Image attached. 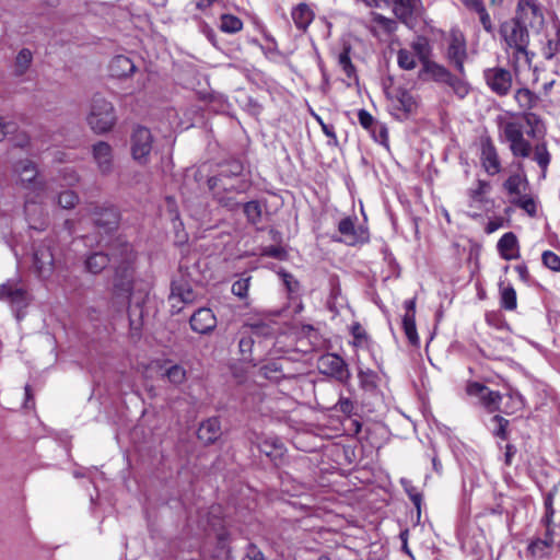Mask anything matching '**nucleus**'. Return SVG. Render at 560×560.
Wrapping results in <instances>:
<instances>
[{
    "instance_id": "obj_45",
    "label": "nucleus",
    "mask_w": 560,
    "mask_h": 560,
    "mask_svg": "<svg viewBox=\"0 0 560 560\" xmlns=\"http://www.w3.org/2000/svg\"><path fill=\"white\" fill-rule=\"evenodd\" d=\"M164 376L171 384L180 385L186 381L187 372L182 365L174 364L164 371Z\"/></svg>"
},
{
    "instance_id": "obj_17",
    "label": "nucleus",
    "mask_w": 560,
    "mask_h": 560,
    "mask_svg": "<svg viewBox=\"0 0 560 560\" xmlns=\"http://www.w3.org/2000/svg\"><path fill=\"white\" fill-rule=\"evenodd\" d=\"M503 49L506 55L509 66L511 67L517 82L521 83L520 74L523 69L532 68L535 52L528 50V45Z\"/></svg>"
},
{
    "instance_id": "obj_35",
    "label": "nucleus",
    "mask_w": 560,
    "mask_h": 560,
    "mask_svg": "<svg viewBox=\"0 0 560 560\" xmlns=\"http://www.w3.org/2000/svg\"><path fill=\"white\" fill-rule=\"evenodd\" d=\"M292 19L300 30H305L313 20L312 10L304 3H300L292 10Z\"/></svg>"
},
{
    "instance_id": "obj_57",
    "label": "nucleus",
    "mask_w": 560,
    "mask_h": 560,
    "mask_svg": "<svg viewBox=\"0 0 560 560\" xmlns=\"http://www.w3.org/2000/svg\"><path fill=\"white\" fill-rule=\"evenodd\" d=\"M250 277L241 278L232 284V293L240 299H246L249 289Z\"/></svg>"
},
{
    "instance_id": "obj_56",
    "label": "nucleus",
    "mask_w": 560,
    "mask_h": 560,
    "mask_svg": "<svg viewBox=\"0 0 560 560\" xmlns=\"http://www.w3.org/2000/svg\"><path fill=\"white\" fill-rule=\"evenodd\" d=\"M78 202L79 197L72 190H65L58 195V205L63 209H72Z\"/></svg>"
},
{
    "instance_id": "obj_20",
    "label": "nucleus",
    "mask_w": 560,
    "mask_h": 560,
    "mask_svg": "<svg viewBox=\"0 0 560 560\" xmlns=\"http://www.w3.org/2000/svg\"><path fill=\"white\" fill-rule=\"evenodd\" d=\"M91 220L96 228L106 233L115 230L119 223V213L114 207H93L90 210Z\"/></svg>"
},
{
    "instance_id": "obj_59",
    "label": "nucleus",
    "mask_w": 560,
    "mask_h": 560,
    "mask_svg": "<svg viewBox=\"0 0 560 560\" xmlns=\"http://www.w3.org/2000/svg\"><path fill=\"white\" fill-rule=\"evenodd\" d=\"M59 175L66 186H74L79 182V175L72 167L66 166L61 168Z\"/></svg>"
},
{
    "instance_id": "obj_46",
    "label": "nucleus",
    "mask_w": 560,
    "mask_h": 560,
    "mask_svg": "<svg viewBox=\"0 0 560 560\" xmlns=\"http://www.w3.org/2000/svg\"><path fill=\"white\" fill-rule=\"evenodd\" d=\"M416 57L412 51L401 48L397 51V63L404 70H413L417 67Z\"/></svg>"
},
{
    "instance_id": "obj_25",
    "label": "nucleus",
    "mask_w": 560,
    "mask_h": 560,
    "mask_svg": "<svg viewBox=\"0 0 560 560\" xmlns=\"http://www.w3.org/2000/svg\"><path fill=\"white\" fill-rule=\"evenodd\" d=\"M243 329H246L252 336L270 338L277 334L279 326L272 320H255L245 323Z\"/></svg>"
},
{
    "instance_id": "obj_7",
    "label": "nucleus",
    "mask_w": 560,
    "mask_h": 560,
    "mask_svg": "<svg viewBox=\"0 0 560 560\" xmlns=\"http://www.w3.org/2000/svg\"><path fill=\"white\" fill-rule=\"evenodd\" d=\"M514 73L502 67H492L483 70V79L491 92L498 96H506L513 86Z\"/></svg>"
},
{
    "instance_id": "obj_40",
    "label": "nucleus",
    "mask_w": 560,
    "mask_h": 560,
    "mask_svg": "<svg viewBox=\"0 0 560 560\" xmlns=\"http://www.w3.org/2000/svg\"><path fill=\"white\" fill-rule=\"evenodd\" d=\"M411 49L412 52L419 58L421 63L423 65L424 61L430 60L431 55V46L429 44V40L423 37L419 36L411 43Z\"/></svg>"
},
{
    "instance_id": "obj_64",
    "label": "nucleus",
    "mask_w": 560,
    "mask_h": 560,
    "mask_svg": "<svg viewBox=\"0 0 560 560\" xmlns=\"http://www.w3.org/2000/svg\"><path fill=\"white\" fill-rule=\"evenodd\" d=\"M373 21L387 33H394L397 30V23L393 19L386 18L382 14H375Z\"/></svg>"
},
{
    "instance_id": "obj_28",
    "label": "nucleus",
    "mask_w": 560,
    "mask_h": 560,
    "mask_svg": "<svg viewBox=\"0 0 560 560\" xmlns=\"http://www.w3.org/2000/svg\"><path fill=\"white\" fill-rule=\"evenodd\" d=\"M136 71L133 61L122 55L114 57L109 63V72L116 78H127Z\"/></svg>"
},
{
    "instance_id": "obj_43",
    "label": "nucleus",
    "mask_w": 560,
    "mask_h": 560,
    "mask_svg": "<svg viewBox=\"0 0 560 560\" xmlns=\"http://www.w3.org/2000/svg\"><path fill=\"white\" fill-rule=\"evenodd\" d=\"M360 386L368 392H372L377 387L378 376L371 369H360L358 373Z\"/></svg>"
},
{
    "instance_id": "obj_54",
    "label": "nucleus",
    "mask_w": 560,
    "mask_h": 560,
    "mask_svg": "<svg viewBox=\"0 0 560 560\" xmlns=\"http://www.w3.org/2000/svg\"><path fill=\"white\" fill-rule=\"evenodd\" d=\"M491 423L493 424V428H492L493 435L500 438L501 440H506L508 439L506 429L509 425V420L497 415L491 418Z\"/></svg>"
},
{
    "instance_id": "obj_1",
    "label": "nucleus",
    "mask_w": 560,
    "mask_h": 560,
    "mask_svg": "<svg viewBox=\"0 0 560 560\" xmlns=\"http://www.w3.org/2000/svg\"><path fill=\"white\" fill-rule=\"evenodd\" d=\"M137 254L132 245L120 240H116L109 246V254L95 252L88 255L85 259V269L94 275L101 273L109 264H112L114 276V288L118 295L130 299L135 281Z\"/></svg>"
},
{
    "instance_id": "obj_48",
    "label": "nucleus",
    "mask_w": 560,
    "mask_h": 560,
    "mask_svg": "<svg viewBox=\"0 0 560 560\" xmlns=\"http://www.w3.org/2000/svg\"><path fill=\"white\" fill-rule=\"evenodd\" d=\"M511 202L527 212L530 217H534L537 212L535 200L527 195H521L516 198H512Z\"/></svg>"
},
{
    "instance_id": "obj_4",
    "label": "nucleus",
    "mask_w": 560,
    "mask_h": 560,
    "mask_svg": "<svg viewBox=\"0 0 560 560\" xmlns=\"http://www.w3.org/2000/svg\"><path fill=\"white\" fill-rule=\"evenodd\" d=\"M13 173L15 184L25 190V194L47 195L48 184L38 176L36 164L31 160H22L14 164Z\"/></svg>"
},
{
    "instance_id": "obj_60",
    "label": "nucleus",
    "mask_w": 560,
    "mask_h": 560,
    "mask_svg": "<svg viewBox=\"0 0 560 560\" xmlns=\"http://www.w3.org/2000/svg\"><path fill=\"white\" fill-rule=\"evenodd\" d=\"M350 331L355 347L362 346L368 340V334L359 323H353Z\"/></svg>"
},
{
    "instance_id": "obj_16",
    "label": "nucleus",
    "mask_w": 560,
    "mask_h": 560,
    "mask_svg": "<svg viewBox=\"0 0 560 560\" xmlns=\"http://www.w3.org/2000/svg\"><path fill=\"white\" fill-rule=\"evenodd\" d=\"M469 396L478 399V402L489 412L499 410L502 396L499 392L491 390L481 383L472 382L466 387Z\"/></svg>"
},
{
    "instance_id": "obj_50",
    "label": "nucleus",
    "mask_w": 560,
    "mask_h": 560,
    "mask_svg": "<svg viewBox=\"0 0 560 560\" xmlns=\"http://www.w3.org/2000/svg\"><path fill=\"white\" fill-rule=\"evenodd\" d=\"M551 547L547 540L538 538L529 544L528 551L533 557L544 558L549 556Z\"/></svg>"
},
{
    "instance_id": "obj_21",
    "label": "nucleus",
    "mask_w": 560,
    "mask_h": 560,
    "mask_svg": "<svg viewBox=\"0 0 560 560\" xmlns=\"http://www.w3.org/2000/svg\"><path fill=\"white\" fill-rule=\"evenodd\" d=\"M92 156L102 175H109L114 171V152L109 143L105 141L94 143Z\"/></svg>"
},
{
    "instance_id": "obj_49",
    "label": "nucleus",
    "mask_w": 560,
    "mask_h": 560,
    "mask_svg": "<svg viewBox=\"0 0 560 560\" xmlns=\"http://www.w3.org/2000/svg\"><path fill=\"white\" fill-rule=\"evenodd\" d=\"M402 328L409 342L412 345H417L419 341V336L417 334L416 319L415 317H411V313H409V315H404Z\"/></svg>"
},
{
    "instance_id": "obj_42",
    "label": "nucleus",
    "mask_w": 560,
    "mask_h": 560,
    "mask_svg": "<svg viewBox=\"0 0 560 560\" xmlns=\"http://www.w3.org/2000/svg\"><path fill=\"white\" fill-rule=\"evenodd\" d=\"M509 149L513 156L525 159L530 155L533 147L530 142L523 136L517 140L509 143Z\"/></svg>"
},
{
    "instance_id": "obj_8",
    "label": "nucleus",
    "mask_w": 560,
    "mask_h": 560,
    "mask_svg": "<svg viewBox=\"0 0 560 560\" xmlns=\"http://www.w3.org/2000/svg\"><path fill=\"white\" fill-rule=\"evenodd\" d=\"M513 19L526 28L534 30H540L545 23L541 5L536 0H517Z\"/></svg>"
},
{
    "instance_id": "obj_51",
    "label": "nucleus",
    "mask_w": 560,
    "mask_h": 560,
    "mask_svg": "<svg viewBox=\"0 0 560 560\" xmlns=\"http://www.w3.org/2000/svg\"><path fill=\"white\" fill-rule=\"evenodd\" d=\"M400 485L404 488L405 492L413 503V505L420 510L422 494L418 491V489L412 485L411 480L407 478L400 479Z\"/></svg>"
},
{
    "instance_id": "obj_38",
    "label": "nucleus",
    "mask_w": 560,
    "mask_h": 560,
    "mask_svg": "<svg viewBox=\"0 0 560 560\" xmlns=\"http://www.w3.org/2000/svg\"><path fill=\"white\" fill-rule=\"evenodd\" d=\"M501 135L504 141L511 143L524 136L523 126L518 121H505L501 125Z\"/></svg>"
},
{
    "instance_id": "obj_22",
    "label": "nucleus",
    "mask_w": 560,
    "mask_h": 560,
    "mask_svg": "<svg viewBox=\"0 0 560 560\" xmlns=\"http://www.w3.org/2000/svg\"><path fill=\"white\" fill-rule=\"evenodd\" d=\"M421 0H393V11L408 27H411L416 16L421 11Z\"/></svg>"
},
{
    "instance_id": "obj_23",
    "label": "nucleus",
    "mask_w": 560,
    "mask_h": 560,
    "mask_svg": "<svg viewBox=\"0 0 560 560\" xmlns=\"http://www.w3.org/2000/svg\"><path fill=\"white\" fill-rule=\"evenodd\" d=\"M217 326V318L210 308L201 307L190 317V327L198 334H208Z\"/></svg>"
},
{
    "instance_id": "obj_6",
    "label": "nucleus",
    "mask_w": 560,
    "mask_h": 560,
    "mask_svg": "<svg viewBox=\"0 0 560 560\" xmlns=\"http://www.w3.org/2000/svg\"><path fill=\"white\" fill-rule=\"evenodd\" d=\"M521 86L514 92L513 98L518 108L524 113L525 121L528 126L533 127L540 122L539 116L532 113L541 103V96L534 92L529 86L520 83Z\"/></svg>"
},
{
    "instance_id": "obj_13",
    "label": "nucleus",
    "mask_w": 560,
    "mask_h": 560,
    "mask_svg": "<svg viewBox=\"0 0 560 560\" xmlns=\"http://www.w3.org/2000/svg\"><path fill=\"white\" fill-rule=\"evenodd\" d=\"M196 293L191 285L182 279H175L172 282L168 302L173 314L179 313L185 305L194 303Z\"/></svg>"
},
{
    "instance_id": "obj_15",
    "label": "nucleus",
    "mask_w": 560,
    "mask_h": 560,
    "mask_svg": "<svg viewBox=\"0 0 560 560\" xmlns=\"http://www.w3.org/2000/svg\"><path fill=\"white\" fill-rule=\"evenodd\" d=\"M0 300L10 303L13 308L21 311L28 305L31 298L21 282L8 281L0 284Z\"/></svg>"
},
{
    "instance_id": "obj_5",
    "label": "nucleus",
    "mask_w": 560,
    "mask_h": 560,
    "mask_svg": "<svg viewBox=\"0 0 560 560\" xmlns=\"http://www.w3.org/2000/svg\"><path fill=\"white\" fill-rule=\"evenodd\" d=\"M46 195L25 194L24 213L30 228L44 230L47 224L48 212L44 205Z\"/></svg>"
},
{
    "instance_id": "obj_55",
    "label": "nucleus",
    "mask_w": 560,
    "mask_h": 560,
    "mask_svg": "<svg viewBox=\"0 0 560 560\" xmlns=\"http://www.w3.org/2000/svg\"><path fill=\"white\" fill-rule=\"evenodd\" d=\"M244 213L250 223L259 222L261 218V208L257 201H248L243 206Z\"/></svg>"
},
{
    "instance_id": "obj_33",
    "label": "nucleus",
    "mask_w": 560,
    "mask_h": 560,
    "mask_svg": "<svg viewBox=\"0 0 560 560\" xmlns=\"http://www.w3.org/2000/svg\"><path fill=\"white\" fill-rule=\"evenodd\" d=\"M533 159L541 171L540 178H546L547 170L551 161V154L545 141L535 144Z\"/></svg>"
},
{
    "instance_id": "obj_29",
    "label": "nucleus",
    "mask_w": 560,
    "mask_h": 560,
    "mask_svg": "<svg viewBox=\"0 0 560 560\" xmlns=\"http://www.w3.org/2000/svg\"><path fill=\"white\" fill-rule=\"evenodd\" d=\"M221 435V423L215 417L203 421L198 429V438L205 443H213Z\"/></svg>"
},
{
    "instance_id": "obj_11",
    "label": "nucleus",
    "mask_w": 560,
    "mask_h": 560,
    "mask_svg": "<svg viewBox=\"0 0 560 560\" xmlns=\"http://www.w3.org/2000/svg\"><path fill=\"white\" fill-rule=\"evenodd\" d=\"M52 241L48 240L38 244L33 254V268L37 276L47 279L51 276L55 266V253Z\"/></svg>"
},
{
    "instance_id": "obj_14",
    "label": "nucleus",
    "mask_w": 560,
    "mask_h": 560,
    "mask_svg": "<svg viewBox=\"0 0 560 560\" xmlns=\"http://www.w3.org/2000/svg\"><path fill=\"white\" fill-rule=\"evenodd\" d=\"M500 35L504 42L503 48L529 45V34L527 28L514 19L501 24Z\"/></svg>"
},
{
    "instance_id": "obj_52",
    "label": "nucleus",
    "mask_w": 560,
    "mask_h": 560,
    "mask_svg": "<svg viewBox=\"0 0 560 560\" xmlns=\"http://www.w3.org/2000/svg\"><path fill=\"white\" fill-rule=\"evenodd\" d=\"M283 491L288 492L291 495H302L306 492L307 486L303 482L295 481L291 479L290 476L285 477L282 480Z\"/></svg>"
},
{
    "instance_id": "obj_18",
    "label": "nucleus",
    "mask_w": 560,
    "mask_h": 560,
    "mask_svg": "<svg viewBox=\"0 0 560 560\" xmlns=\"http://www.w3.org/2000/svg\"><path fill=\"white\" fill-rule=\"evenodd\" d=\"M388 101L392 114L399 120L406 119L417 107L413 96L405 89H397L388 94Z\"/></svg>"
},
{
    "instance_id": "obj_31",
    "label": "nucleus",
    "mask_w": 560,
    "mask_h": 560,
    "mask_svg": "<svg viewBox=\"0 0 560 560\" xmlns=\"http://www.w3.org/2000/svg\"><path fill=\"white\" fill-rule=\"evenodd\" d=\"M450 73L451 71L444 66L431 60L424 61L421 69V75H428L434 82L443 84L450 78Z\"/></svg>"
},
{
    "instance_id": "obj_36",
    "label": "nucleus",
    "mask_w": 560,
    "mask_h": 560,
    "mask_svg": "<svg viewBox=\"0 0 560 560\" xmlns=\"http://www.w3.org/2000/svg\"><path fill=\"white\" fill-rule=\"evenodd\" d=\"M33 61V54L30 49H21L14 60L13 73L15 77H22L26 73Z\"/></svg>"
},
{
    "instance_id": "obj_61",
    "label": "nucleus",
    "mask_w": 560,
    "mask_h": 560,
    "mask_svg": "<svg viewBox=\"0 0 560 560\" xmlns=\"http://www.w3.org/2000/svg\"><path fill=\"white\" fill-rule=\"evenodd\" d=\"M294 338H295V332H293V331L280 334L276 337L275 346H277L279 348V350H281L283 352H289V351L295 350L296 348L293 343H289V345L284 343V339H292V341H293Z\"/></svg>"
},
{
    "instance_id": "obj_3",
    "label": "nucleus",
    "mask_w": 560,
    "mask_h": 560,
    "mask_svg": "<svg viewBox=\"0 0 560 560\" xmlns=\"http://www.w3.org/2000/svg\"><path fill=\"white\" fill-rule=\"evenodd\" d=\"M117 121L115 107L100 94L92 97L86 122L95 133H105L113 129Z\"/></svg>"
},
{
    "instance_id": "obj_24",
    "label": "nucleus",
    "mask_w": 560,
    "mask_h": 560,
    "mask_svg": "<svg viewBox=\"0 0 560 560\" xmlns=\"http://www.w3.org/2000/svg\"><path fill=\"white\" fill-rule=\"evenodd\" d=\"M497 249L504 260L517 259L521 256L518 240L513 232H506L501 236Z\"/></svg>"
},
{
    "instance_id": "obj_41",
    "label": "nucleus",
    "mask_w": 560,
    "mask_h": 560,
    "mask_svg": "<svg viewBox=\"0 0 560 560\" xmlns=\"http://www.w3.org/2000/svg\"><path fill=\"white\" fill-rule=\"evenodd\" d=\"M214 199L224 208L230 211H235L240 208L241 202L236 199L235 191H212Z\"/></svg>"
},
{
    "instance_id": "obj_32",
    "label": "nucleus",
    "mask_w": 560,
    "mask_h": 560,
    "mask_svg": "<svg viewBox=\"0 0 560 560\" xmlns=\"http://www.w3.org/2000/svg\"><path fill=\"white\" fill-rule=\"evenodd\" d=\"M459 100H464L470 92L471 86L465 79V74L459 77L450 73V78L446 79L445 83Z\"/></svg>"
},
{
    "instance_id": "obj_26",
    "label": "nucleus",
    "mask_w": 560,
    "mask_h": 560,
    "mask_svg": "<svg viewBox=\"0 0 560 560\" xmlns=\"http://www.w3.org/2000/svg\"><path fill=\"white\" fill-rule=\"evenodd\" d=\"M528 180L523 172L511 174L503 183V188L509 196L516 198L527 189Z\"/></svg>"
},
{
    "instance_id": "obj_63",
    "label": "nucleus",
    "mask_w": 560,
    "mask_h": 560,
    "mask_svg": "<svg viewBox=\"0 0 560 560\" xmlns=\"http://www.w3.org/2000/svg\"><path fill=\"white\" fill-rule=\"evenodd\" d=\"M358 119L360 125L366 130L374 131L375 127L377 126L374 117L365 109H360L358 112Z\"/></svg>"
},
{
    "instance_id": "obj_37",
    "label": "nucleus",
    "mask_w": 560,
    "mask_h": 560,
    "mask_svg": "<svg viewBox=\"0 0 560 560\" xmlns=\"http://www.w3.org/2000/svg\"><path fill=\"white\" fill-rule=\"evenodd\" d=\"M501 135L504 141L511 143L524 136L523 126L518 121H505L501 125Z\"/></svg>"
},
{
    "instance_id": "obj_30",
    "label": "nucleus",
    "mask_w": 560,
    "mask_h": 560,
    "mask_svg": "<svg viewBox=\"0 0 560 560\" xmlns=\"http://www.w3.org/2000/svg\"><path fill=\"white\" fill-rule=\"evenodd\" d=\"M259 451L271 460L281 458L284 452L283 443L275 436H266L259 442Z\"/></svg>"
},
{
    "instance_id": "obj_62",
    "label": "nucleus",
    "mask_w": 560,
    "mask_h": 560,
    "mask_svg": "<svg viewBox=\"0 0 560 560\" xmlns=\"http://www.w3.org/2000/svg\"><path fill=\"white\" fill-rule=\"evenodd\" d=\"M316 121L319 124L323 132L326 135V137L329 138L328 144L337 147L338 145V139L334 129V126L325 124L320 116L315 115Z\"/></svg>"
},
{
    "instance_id": "obj_34",
    "label": "nucleus",
    "mask_w": 560,
    "mask_h": 560,
    "mask_svg": "<svg viewBox=\"0 0 560 560\" xmlns=\"http://www.w3.org/2000/svg\"><path fill=\"white\" fill-rule=\"evenodd\" d=\"M490 183L483 179H478L476 185L468 189V197L470 200V206L475 207L481 205L486 201V196L490 191Z\"/></svg>"
},
{
    "instance_id": "obj_2",
    "label": "nucleus",
    "mask_w": 560,
    "mask_h": 560,
    "mask_svg": "<svg viewBox=\"0 0 560 560\" xmlns=\"http://www.w3.org/2000/svg\"><path fill=\"white\" fill-rule=\"evenodd\" d=\"M244 167L240 161L223 164L217 175L208 179L211 191H235L243 194L249 188V182L243 174Z\"/></svg>"
},
{
    "instance_id": "obj_12",
    "label": "nucleus",
    "mask_w": 560,
    "mask_h": 560,
    "mask_svg": "<svg viewBox=\"0 0 560 560\" xmlns=\"http://www.w3.org/2000/svg\"><path fill=\"white\" fill-rule=\"evenodd\" d=\"M318 369L320 373L326 374L335 380L347 383L350 380V371L345 360L335 354L326 353L318 359Z\"/></svg>"
},
{
    "instance_id": "obj_44",
    "label": "nucleus",
    "mask_w": 560,
    "mask_h": 560,
    "mask_svg": "<svg viewBox=\"0 0 560 560\" xmlns=\"http://www.w3.org/2000/svg\"><path fill=\"white\" fill-rule=\"evenodd\" d=\"M243 28V22L235 15L222 14L220 19V30L224 33L234 34Z\"/></svg>"
},
{
    "instance_id": "obj_10",
    "label": "nucleus",
    "mask_w": 560,
    "mask_h": 560,
    "mask_svg": "<svg viewBox=\"0 0 560 560\" xmlns=\"http://www.w3.org/2000/svg\"><path fill=\"white\" fill-rule=\"evenodd\" d=\"M446 59L459 74H465L464 63L467 59L466 39L463 33L457 30H452L447 39Z\"/></svg>"
},
{
    "instance_id": "obj_47",
    "label": "nucleus",
    "mask_w": 560,
    "mask_h": 560,
    "mask_svg": "<svg viewBox=\"0 0 560 560\" xmlns=\"http://www.w3.org/2000/svg\"><path fill=\"white\" fill-rule=\"evenodd\" d=\"M253 346H254L253 336L246 329H243L241 331L238 348H240V352L242 353L244 360H246V361L250 360Z\"/></svg>"
},
{
    "instance_id": "obj_19",
    "label": "nucleus",
    "mask_w": 560,
    "mask_h": 560,
    "mask_svg": "<svg viewBox=\"0 0 560 560\" xmlns=\"http://www.w3.org/2000/svg\"><path fill=\"white\" fill-rule=\"evenodd\" d=\"M480 163L489 176H494L502 171L498 150L489 137L480 141Z\"/></svg>"
},
{
    "instance_id": "obj_9",
    "label": "nucleus",
    "mask_w": 560,
    "mask_h": 560,
    "mask_svg": "<svg viewBox=\"0 0 560 560\" xmlns=\"http://www.w3.org/2000/svg\"><path fill=\"white\" fill-rule=\"evenodd\" d=\"M153 137L150 129L138 126L135 128L130 145L132 159L140 165H147L150 162Z\"/></svg>"
},
{
    "instance_id": "obj_39",
    "label": "nucleus",
    "mask_w": 560,
    "mask_h": 560,
    "mask_svg": "<svg viewBox=\"0 0 560 560\" xmlns=\"http://www.w3.org/2000/svg\"><path fill=\"white\" fill-rule=\"evenodd\" d=\"M501 306L505 310L513 311L517 306L516 292L514 288L508 283L500 282Z\"/></svg>"
},
{
    "instance_id": "obj_58",
    "label": "nucleus",
    "mask_w": 560,
    "mask_h": 560,
    "mask_svg": "<svg viewBox=\"0 0 560 560\" xmlns=\"http://www.w3.org/2000/svg\"><path fill=\"white\" fill-rule=\"evenodd\" d=\"M541 259H542V264L547 268H549V269H551L553 271H557V272L560 271V256H558L553 252L545 250L542 253Z\"/></svg>"
},
{
    "instance_id": "obj_53",
    "label": "nucleus",
    "mask_w": 560,
    "mask_h": 560,
    "mask_svg": "<svg viewBox=\"0 0 560 560\" xmlns=\"http://www.w3.org/2000/svg\"><path fill=\"white\" fill-rule=\"evenodd\" d=\"M338 65L346 73L348 78H352L355 74L354 66L351 62L350 49L345 48L338 56Z\"/></svg>"
},
{
    "instance_id": "obj_27",
    "label": "nucleus",
    "mask_w": 560,
    "mask_h": 560,
    "mask_svg": "<svg viewBox=\"0 0 560 560\" xmlns=\"http://www.w3.org/2000/svg\"><path fill=\"white\" fill-rule=\"evenodd\" d=\"M338 231L345 236L347 244L354 245L359 242L368 240L365 231L358 232L354 226V221L351 218L342 219L338 224Z\"/></svg>"
}]
</instances>
